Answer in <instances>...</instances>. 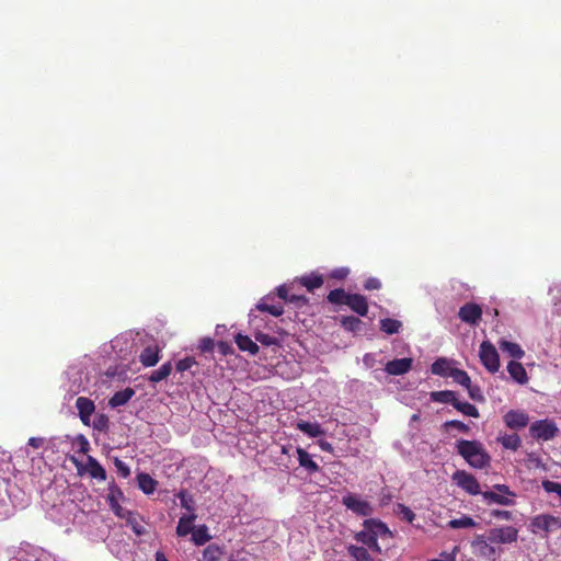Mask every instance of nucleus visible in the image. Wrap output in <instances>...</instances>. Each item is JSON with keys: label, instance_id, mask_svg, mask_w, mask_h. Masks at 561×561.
Segmentation results:
<instances>
[{"label": "nucleus", "instance_id": "nucleus-1", "mask_svg": "<svg viewBox=\"0 0 561 561\" xmlns=\"http://www.w3.org/2000/svg\"><path fill=\"white\" fill-rule=\"evenodd\" d=\"M458 454L473 468L484 469L490 466L491 456L478 440L460 439L457 442Z\"/></svg>", "mask_w": 561, "mask_h": 561}, {"label": "nucleus", "instance_id": "nucleus-2", "mask_svg": "<svg viewBox=\"0 0 561 561\" xmlns=\"http://www.w3.org/2000/svg\"><path fill=\"white\" fill-rule=\"evenodd\" d=\"M528 527L531 534L547 538L550 533L561 528V518L551 514H538L530 518Z\"/></svg>", "mask_w": 561, "mask_h": 561}, {"label": "nucleus", "instance_id": "nucleus-3", "mask_svg": "<svg viewBox=\"0 0 561 561\" xmlns=\"http://www.w3.org/2000/svg\"><path fill=\"white\" fill-rule=\"evenodd\" d=\"M529 434L536 440L548 442L559 434V428L553 420L543 419L531 423Z\"/></svg>", "mask_w": 561, "mask_h": 561}, {"label": "nucleus", "instance_id": "nucleus-4", "mask_svg": "<svg viewBox=\"0 0 561 561\" xmlns=\"http://www.w3.org/2000/svg\"><path fill=\"white\" fill-rule=\"evenodd\" d=\"M482 365L492 374L496 373L500 368V356L495 346L489 342L483 341L480 345L479 352Z\"/></svg>", "mask_w": 561, "mask_h": 561}, {"label": "nucleus", "instance_id": "nucleus-5", "mask_svg": "<svg viewBox=\"0 0 561 561\" xmlns=\"http://www.w3.org/2000/svg\"><path fill=\"white\" fill-rule=\"evenodd\" d=\"M518 538V529L514 526H502L491 528L488 533V539L491 543H513Z\"/></svg>", "mask_w": 561, "mask_h": 561}, {"label": "nucleus", "instance_id": "nucleus-6", "mask_svg": "<svg viewBox=\"0 0 561 561\" xmlns=\"http://www.w3.org/2000/svg\"><path fill=\"white\" fill-rule=\"evenodd\" d=\"M343 505L358 516H370L373 507L366 500H362L353 494H347L342 499Z\"/></svg>", "mask_w": 561, "mask_h": 561}, {"label": "nucleus", "instance_id": "nucleus-7", "mask_svg": "<svg viewBox=\"0 0 561 561\" xmlns=\"http://www.w3.org/2000/svg\"><path fill=\"white\" fill-rule=\"evenodd\" d=\"M482 308L476 302H467L458 311L459 319L470 325H478L482 318Z\"/></svg>", "mask_w": 561, "mask_h": 561}, {"label": "nucleus", "instance_id": "nucleus-8", "mask_svg": "<svg viewBox=\"0 0 561 561\" xmlns=\"http://www.w3.org/2000/svg\"><path fill=\"white\" fill-rule=\"evenodd\" d=\"M529 415L522 410H510L503 416L505 425L515 431L525 428L529 424Z\"/></svg>", "mask_w": 561, "mask_h": 561}, {"label": "nucleus", "instance_id": "nucleus-9", "mask_svg": "<svg viewBox=\"0 0 561 561\" xmlns=\"http://www.w3.org/2000/svg\"><path fill=\"white\" fill-rule=\"evenodd\" d=\"M457 484L471 495L482 494L478 480L466 471H457L454 474Z\"/></svg>", "mask_w": 561, "mask_h": 561}, {"label": "nucleus", "instance_id": "nucleus-10", "mask_svg": "<svg viewBox=\"0 0 561 561\" xmlns=\"http://www.w3.org/2000/svg\"><path fill=\"white\" fill-rule=\"evenodd\" d=\"M123 499L124 493L122 489L114 481H112L108 485L106 502L110 505L113 513L118 517H124V508L119 504V501Z\"/></svg>", "mask_w": 561, "mask_h": 561}, {"label": "nucleus", "instance_id": "nucleus-11", "mask_svg": "<svg viewBox=\"0 0 561 561\" xmlns=\"http://www.w3.org/2000/svg\"><path fill=\"white\" fill-rule=\"evenodd\" d=\"M76 408L81 422L84 425H90L91 415L95 411L94 402L87 397H79L76 400Z\"/></svg>", "mask_w": 561, "mask_h": 561}, {"label": "nucleus", "instance_id": "nucleus-12", "mask_svg": "<svg viewBox=\"0 0 561 561\" xmlns=\"http://www.w3.org/2000/svg\"><path fill=\"white\" fill-rule=\"evenodd\" d=\"M413 359L409 357L397 358L388 362L385 371L388 375L400 376L407 374L412 368Z\"/></svg>", "mask_w": 561, "mask_h": 561}, {"label": "nucleus", "instance_id": "nucleus-13", "mask_svg": "<svg viewBox=\"0 0 561 561\" xmlns=\"http://www.w3.org/2000/svg\"><path fill=\"white\" fill-rule=\"evenodd\" d=\"M346 306L360 317H366L368 313V302L363 295L352 294L351 297H348V301H346Z\"/></svg>", "mask_w": 561, "mask_h": 561}, {"label": "nucleus", "instance_id": "nucleus-14", "mask_svg": "<svg viewBox=\"0 0 561 561\" xmlns=\"http://www.w3.org/2000/svg\"><path fill=\"white\" fill-rule=\"evenodd\" d=\"M298 280L308 291H313L314 289L320 288L324 283L323 276L318 272H311L310 274L302 275Z\"/></svg>", "mask_w": 561, "mask_h": 561}, {"label": "nucleus", "instance_id": "nucleus-15", "mask_svg": "<svg viewBox=\"0 0 561 561\" xmlns=\"http://www.w3.org/2000/svg\"><path fill=\"white\" fill-rule=\"evenodd\" d=\"M197 515L195 513L183 515L180 517L178 526H176V535L179 537H185L188 534L193 533L194 522L196 520Z\"/></svg>", "mask_w": 561, "mask_h": 561}, {"label": "nucleus", "instance_id": "nucleus-16", "mask_svg": "<svg viewBox=\"0 0 561 561\" xmlns=\"http://www.w3.org/2000/svg\"><path fill=\"white\" fill-rule=\"evenodd\" d=\"M158 346H147L139 355V360L145 367H152L160 360Z\"/></svg>", "mask_w": 561, "mask_h": 561}, {"label": "nucleus", "instance_id": "nucleus-17", "mask_svg": "<svg viewBox=\"0 0 561 561\" xmlns=\"http://www.w3.org/2000/svg\"><path fill=\"white\" fill-rule=\"evenodd\" d=\"M507 371L510 376L520 385L528 381L526 369L519 362L511 360L507 365Z\"/></svg>", "mask_w": 561, "mask_h": 561}, {"label": "nucleus", "instance_id": "nucleus-18", "mask_svg": "<svg viewBox=\"0 0 561 561\" xmlns=\"http://www.w3.org/2000/svg\"><path fill=\"white\" fill-rule=\"evenodd\" d=\"M135 394V390L130 387H127L121 391H117L113 394V397L108 400V405L111 408H117L126 404Z\"/></svg>", "mask_w": 561, "mask_h": 561}, {"label": "nucleus", "instance_id": "nucleus-19", "mask_svg": "<svg viewBox=\"0 0 561 561\" xmlns=\"http://www.w3.org/2000/svg\"><path fill=\"white\" fill-rule=\"evenodd\" d=\"M298 455L299 466L308 470L310 473L318 472L320 470L319 465L312 460L309 453H307L304 448L298 447L296 449Z\"/></svg>", "mask_w": 561, "mask_h": 561}, {"label": "nucleus", "instance_id": "nucleus-20", "mask_svg": "<svg viewBox=\"0 0 561 561\" xmlns=\"http://www.w3.org/2000/svg\"><path fill=\"white\" fill-rule=\"evenodd\" d=\"M297 428L299 431H301L304 434H306L312 438L320 437L324 434V431L322 430L321 425L317 422L310 423V422L300 420L297 423Z\"/></svg>", "mask_w": 561, "mask_h": 561}, {"label": "nucleus", "instance_id": "nucleus-21", "mask_svg": "<svg viewBox=\"0 0 561 561\" xmlns=\"http://www.w3.org/2000/svg\"><path fill=\"white\" fill-rule=\"evenodd\" d=\"M364 528H369L371 530V533L374 534L376 539L378 538V536H380V537H383V536L391 537V531L389 530L387 525L385 523H382L381 520H377V519H373V518L371 519H366L364 522Z\"/></svg>", "mask_w": 561, "mask_h": 561}, {"label": "nucleus", "instance_id": "nucleus-22", "mask_svg": "<svg viewBox=\"0 0 561 561\" xmlns=\"http://www.w3.org/2000/svg\"><path fill=\"white\" fill-rule=\"evenodd\" d=\"M87 470H88L89 474L92 478L98 479L100 481L106 480V471H105V469L92 456H88V459H87Z\"/></svg>", "mask_w": 561, "mask_h": 561}, {"label": "nucleus", "instance_id": "nucleus-23", "mask_svg": "<svg viewBox=\"0 0 561 561\" xmlns=\"http://www.w3.org/2000/svg\"><path fill=\"white\" fill-rule=\"evenodd\" d=\"M355 539L358 542L366 545L368 548L373 549L374 551L380 552V547L378 545V541L369 528H365L364 530L358 531L355 535Z\"/></svg>", "mask_w": 561, "mask_h": 561}, {"label": "nucleus", "instance_id": "nucleus-24", "mask_svg": "<svg viewBox=\"0 0 561 561\" xmlns=\"http://www.w3.org/2000/svg\"><path fill=\"white\" fill-rule=\"evenodd\" d=\"M137 482L139 489L145 494H152L158 485V482L148 473L141 472L137 474Z\"/></svg>", "mask_w": 561, "mask_h": 561}, {"label": "nucleus", "instance_id": "nucleus-25", "mask_svg": "<svg viewBox=\"0 0 561 561\" xmlns=\"http://www.w3.org/2000/svg\"><path fill=\"white\" fill-rule=\"evenodd\" d=\"M236 344L238 348L242 352H249L252 355L259 353V346L255 342H253L248 335H243L241 333L236 335Z\"/></svg>", "mask_w": 561, "mask_h": 561}, {"label": "nucleus", "instance_id": "nucleus-26", "mask_svg": "<svg viewBox=\"0 0 561 561\" xmlns=\"http://www.w3.org/2000/svg\"><path fill=\"white\" fill-rule=\"evenodd\" d=\"M497 443H500L504 449H510L513 451H516L522 446V439L516 433L499 436Z\"/></svg>", "mask_w": 561, "mask_h": 561}, {"label": "nucleus", "instance_id": "nucleus-27", "mask_svg": "<svg viewBox=\"0 0 561 561\" xmlns=\"http://www.w3.org/2000/svg\"><path fill=\"white\" fill-rule=\"evenodd\" d=\"M451 370L450 362L445 357L437 358L431 366L432 374L440 377H448Z\"/></svg>", "mask_w": 561, "mask_h": 561}, {"label": "nucleus", "instance_id": "nucleus-28", "mask_svg": "<svg viewBox=\"0 0 561 561\" xmlns=\"http://www.w3.org/2000/svg\"><path fill=\"white\" fill-rule=\"evenodd\" d=\"M171 371H172V364H171V362H167L163 365H161L159 369L151 371V374L148 377V381H150L151 383L160 382V381L164 380L165 378H168L170 376Z\"/></svg>", "mask_w": 561, "mask_h": 561}, {"label": "nucleus", "instance_id": "nucleus-29", "mask_svg": "<svg viewBox=\"0 0 561 561\" xmlns=\"http://www.w3.org/2000/svg\"><path fill=\"white\" fill-rule=\"evenodd\" d=\"M431 399L434 402L451 404L453 407H455V403L458 398L456 396V392H454L451 390H442V391L432 392Z\"/></svg>", "mask_w": 561, "mask_h": 561}, {"label": "nucleus", "instance_id": "nucleus-30", "mask_svg": "<svg viewBox=\"0 0 561 561\" xmlns=\"http://www.w3.org/2000/svg\"><path fill=\"white\" fill-rule=\"evenodd\" d=\"M499 344H500V348L503 352L508 353L510 356H512V357H514L516 359H520L525 355V352L523 351V348L517 343L510 342V341H506V340H502Z\"/></svg>", "mask_w": 561, "mask_h": 561}, {"label": "nucleus", "instance_id": "nucleus-31", "mask_svg": "<svg viewBox=\"0 0 561 561\" xmlns=\"http://www.w3.org/2000/svg\"><path fill=\"white\" fill-rule=\"evenodd\" d=\"M351 295L352 294H347L343 288H336L328 294L327 299L330 304L346 306V301H348Z\"/></svg>", "mask_w": 561, "mask_h": 561}, {"label": "nucleus", "instance_id": "nucleus-32", "mask_svg": "<svg viewBox=\"0 0 561 561\" xmlns=\"http://www.w3.org/2000/svg\"><path fill=\"white\" fill-rule=\"evenodd\" d=\"M256 309L262 312H267L274 317H279L284 313V307L282 305H270L267 298H263L256 305Z\"/></svg>", "mask_w": 561, "mask_h": 561}, {"label": "nucleus", "instance_id": "nucleus-33", "mask_svg": "<svg viewBox=\"0 0 561 561\" xmlns=\"http://www.w3.org/2000/svg\"><path fill=\"white\" fill-rule=\"evenodd\" d=\"M192 540L196 546H203L207 541L210 540V535L208 534V528L205 525L198 526L193 529Z\"/></svg>", "mask_w": 561, "mask_h": 561}, {"label": "nucleus", "instance_id": "nucleus-34", "mask_svg": "<svg viewBox=\"0 0 561 561\" xmlns=\"http://www.w3.org/2000/svg\"><path fill=\"white\" fill-rule=\"evenodd\" d=\"M347 551L356 561H374L368 550L364 547L351 545L347 547Z\"/></svg>", "mask_w": 561, "mask_h": 561}, {"label": "nucleus", "instance_id": "nucleus-35", "mask_svg": "<svg viewBox=\"0 0 561 561\" xmlns=\"http://www.w3.org/2000/svg\"><path fill=\"white\" fill-rule=\"evenodd\" d=\"M402 323L399 320L386 318L380 320V330L387 334L398 333Z\"/></svg>", "mask_w": 561, "mask_h": 561}, {"label": "nucleus", "instance_id": "nucleus-36", "mask_svg": "<svg viewBox=\"0 0 561 561\" xmlns=\"http://www.w3.org/2000/svg\"><path fill=\"white\" fill-rule=\"evenodd\" d=\"M482 496L489 503H496V504H500V505H512V504H514L513 500H511L510 497H507V496H505L503 494H497V493L492 492V491L483 492Z\"/></svg>", "mask_w": 561, "mask_h": 561}, {"label": "nucleus", "instance_id": "nucleus-37", "mask_svg": "<svg viewBox=\"0 0 561 561\" xmlns=\"http://www.w3.org/2000/svg\"><path fill=\"white\" fill-rule=\"evenodd\" d=\"M477 523L470 516L463 515L460 518H455L448 522L447 526L451 529H460V528H471L474 527Z\"/></svg>", "mask_w": 561, "mask_h": 561}, {"label": "nucleus", "instance_id": "nucleus-38", "mask_svg": "<svg viewBox=\"0 0 561 561\" xmlns=\"http://www.w3.org/2000/svg\"><path fill=\"white\" fill-rule=\"evenodd\" d=\"M457 411L461 412L463 415L471 416L478 419L480 416L479 410L469 402H461L457 399L455 407Z\"/></svg>", "mask_w": 561, "mask_h": 561}, {"label": "nucleus", "instance_id": "nucleus-39", "mask_svg": "<svg viewBox=\"0 0 561 561\" xmlns=\"http://www.w3.org/2000/svg\"><path fill=\"white\" fill-rule=\"evenodd\" d=\"M181 506L188 512V514L195 513V502L193 496L186 491L182 490L178 493Z\"/></svg>", "mask_w": 561, "mask_h": 561}, {"label": "nucleus", "instance_id": "nucleus-40", "mask_svg": "<svg viewBox=\"0 0 561 561\" xmlns=\"http://www.w3.org/2000/svg\"><path fill=\"white\" fill-rule=\"evenodd\" d=\"M448 377H451L455 382L461 385L465 388L469 387V383L471 382V379L467 371L459 368H453Z\"/></svg>", "mask_w": 561, "mask_h": 561}, {"label": "nucleus", "instance_id": "nucleus-41", "mask_svg": "<svg viewBox=\"0 0 561 561\" xmlns=\"http://www.w3.org/2000/svg\"><path fill=\"white\" fill-rule=\"evenodd\" d=\"M394 513L397 515H399L401 517V519L408 522V523H413V520L415 519V514L414 512L408 507L407 505L402 504V503H398L394 507Z\"/></svg>", "mask_w": 561, "mask_h": 561}, {"label": "nucleus", "instance_id": "nucleus-42", "mask_svg": "<svg viewBox=\"0 0 561 561\" xmlns=\"http://www.w3.org/2000/svg\"><path fill=\"white\" fill-rule=\"evenodd\" d=\"M222 554L221 549L217 545H209L203 551L204 561H218Z\"/></svg>", "mask_w": 561, "mask_h": 561}, {"label": "nucleus", "instance_id": "nucleus-43", "mask_svg": "<svg viewBox=\"0 0 561 561\" xmlns=\"http://www.w3.org/2000/svg\"><path fill=\"white\" fill-rule=\"evenodd\" d=\"M341 325L351 332H356L360 329L362 321L353 316H346L341 319Z\"/></svg>", "mask_w": 561, "mask_h": 561}, {"label": "nucleus", "instance_id": "nucleus-44", "mask_svg": "<svg viewBox=\"0 0 561 561\" xmlns=\"http://www.w3.org/2000/svg\"><path fill=\"white\" fill-rule=\"evenodd\" d=\"M478 551L481 557L486 558L492 561H495L496 556H497L496 549L491 545V542L485 543Z\"/></svg>", "mask_w": 561, "mask_h": 561}, {"label": "nucleus", "instance_id": "nucleus-45", "mask_svg": "<svg viewBox=\"0 0 561 561\" xmlns=\"http://www.w3.org/2000/svg\"><path fill=\"white\" fill-rule=\"evenodd\" d=\"M466 389L468 390L469 397L473 401H477V402H483L484 401V396H483L482 390H481V388L479 386L472 385L470 382L469 387H466Z\"/></svg>", "mask_w": 561, "mask_h": 561}, {"label": "nucleus", "instance_id": "nucleus-46", "mask_svg": "<svg viewBox=\"0 0 561 561\" xmlns=\"http://www.w3.org/2000/svg\"><path fill=\"white\" fill-rule=\"evenodd\" d=\"M255 339L257 342L265 346L278 345V340L270 334L257 333Z\"/></svg>", "mask_w": 561, "mask_h": 561}, {"label": "nucleus", "instance_id": "nucleus-47", "mask_svg": "<svg viewBox=\"0 0 561 561\" xmlns=\"http://www.w3.org/2000/svg\"><path fill=\"white\" fill-rule=\"evenodd\" d=\"M542 488L548 493H557L561 497V484L554 481H542Z\"/></svg>", "mask_w": 561, "mask_h": 561}, {"label": "nucleus", "instance_id": "nucleus-48", "mask_svg": "<svg viewBox=\"0 0 561 561\" xmlns=\"http://www.w3.org/2000/svg\"><path fill=\"white\" fill-rule=\"evenodd\" d=\"M114 465H115V468L117 470V473L122 477V478H127L129 477L130 474V469L129 467L123 461L121 460L119 458H115L114 459Z\"/></svg>", "mask_w": 561, "mask_h": 561}, {"label": "nucleus", "instance_id": "nucleus-49", "mask_svg": "<svg viewBox=\"0 0 561 561\" xmlns=\"http://www.w3.org/2000/svg\"><path fill=\"white\" fill-rule=\"evenodd\" d=\"M195 364L196 362L193 357H185L176 363L175 368L178 371L183 373L185 370H188Z\"/></svg>", "mask_w": 561, "mask_h": 561}, {"label": "nucleus", "instance_id": "nucleus-50", "mask_svg": "<svg viewBox=\"0 0 561 561\" xmlns=\"http://www.w3.org/2000/svg\"><path fill=\"white\" fill-rule=\"evenodd\" d=\"M78 446H79V453L81 454H88L90 450V443L87 439V437L82 434L78 435L76 438Z\"/></svg>", "mask_w": 561, "mask_h": 561}, {"label": "nucleus", "instance_id": "nucleus-51", "mask_svg": "<svg viewBox=\"0 0 561 561\" xmlns=\"http://www.w3.org/2000/svg\"><path fill=\"white\" fill-rule=\"evenodd\" d=\"M445 427H454L460 432H463V433H467L469 432V426L467 424H465L463 422L461 421H458V420H451V421H447L445 422L444 424Z\"/></svg>", "mask_w": 561, "mask_h": 561}, {"label": "nucleus", "instance_id": "nucleus-52", "mask_svg": "<svg viewBox=\"0 0 561 561\" xmlns=\"http://www.w3.org/2000/svg\"><path fill=\"white\" fill-rule=\"evenodd\" d=\"M214 348V340L210 337H204L199 342V350L203 353L211 352Z\"/></svg>", "mask_w": 561, "mask_h": 561}, {"label": "nucleus", "instance_id": "nucleus-53", "mask_svg": "<svg viewBox=\"0 0 561 561\" xmlns=\"http://www.w3.org/2000/svg\"><path fill=\"white\" fill-rule=\"evenodd\" d=\"M288 302L294 304L297 307H302L308 304V298L302 295H290Z\"/></svg>", "mask_w": 561, "mask_h": 561}, {"label": "nucleus", "instance_id": "nucleus-54", "mask_svg": "<svg viewBox=\"0 0 561 561\" xmlns=\"http://www.w3.org/2000/svg\"><path fill=\"white\" fill-rule=\"evenodd\" d=\"M365 289L375 290L381 287V282L378 278L370 277L364 284Z\"/></svg>", "mask_w": 561, "mask_h": 561}, {"label": "nucleus", "instance_id": "nucleus-55", "mask_svg": "<svg viewBox=\"0 0 561 561\" xmlns=\"http://www.w3.org/2000/svg\"><path fill=\"white\" fill-rule=\"evenodd\" d=\"M108 419L104 414H100L94 421L93 425L96 430L102 431L107 426Z\"/></svg>", "mask_w": 561, "mask_h": 561}, {"label": "nucleus", "instance_id": "nucleus-56", "mask_svg": "<svg viewBox=\"0 0 561 561\" xmlns=\"http://www.w3.org/2000/svg\"><path fill=\"white\" fill-rule=\"evenodd\" d=\"M492 516L504 520L513 519V514L510 511L494 510Z\"/></svg>", "mask_w": 561, "mask_h": 561}, {"label": "nucleus", "instance_id": "nucleus-57", "mask_svg": "<svg viewBox=\"0 0 561 561\" xmlns=\"http://www.w3.org/2000/svg\"><path fill=\"white\" fill-rule=\"evenodd\" d=\"M490 542L488 539V536L484 535H477L474 539L472 540V546L476 547L478 550L482 548L485 543Z\"/></svg>", "mask_w": 561, "mask_h": 561}, {"label": "nucleus", "instance_id": "nucleus-58", "mask_svg": "<svg viewBox=\"0 0 561 561\" xmlns=\"http://www.w3.org/2000/svg\"><path fill=\"white\" fill-rule=\"evenodd\" d=\"M457 550H458V548L455 547V549L451 553L443 552L440 554V559H433L430 561H456V551Z\"/></svg>", "mask_w": 561, "mask_h": 561}, {"label": "nucleus", "instance_id": "nucleus-59", "mask_svg": "<svg viewBox=\"0 0 561 561\" xmlns=\"http://www.w3.org/2000/svg\"><path fill=\"white\" fill-rule=\"evenodd\" d=\"M31 447L38 449L44 445V438L42 437H31L27 443Z\"/></svg>", "mask_w": 561, "mask_h": 561}, {"label": "nucleus", "instance_id": "nucleus-60", "mask_svg": "<svg viewBox=\"0 0 561 561\" xmlns=\"http://www.w3.org/2000/svg\"><path fill=\"white\" fill-rule=\"evenodd\" d=\"M494 488H495L499 492H501L503 495H505V496H507V497H508V496H515V493H513V492L510 490V488H508L507 485H505V484H496V485H494Z\"/></svg>", "mask_w": 561, "mask_h": 561}, {"label": "nucleus", "instance_id": "nucleus-61", "mask_svg": "<svg viewBox=\"0 0 561 561\" xmlns=\"http://www.w3.org/2000/svg\"><path fill=\"white\" fill-rule=\"evenodd\" d=\"M277 296L288 302V298L290 295L288 294V289L285 285H282L277 288Z\"/></svg>", "mask_w": 561, "mask_h": 561}, {"label": "nucleus", "instance_id": "nucleus-62", "mask_svg": "<svg viewBox=\"0 0 561 561\" xmlns=\"http://www.w3.org/2000/svg\"><path fill=\"white\" fill-rule=\"evenodd\" d=\"M218 347H219V350H220L221 354H224V355H227V354H229V353H232V348H231V346H230L228 343H226V342H220V343L218 344Z\"/></svg>", "mask_w": 561, "mask_h": 561}, {"label": "nucleus", "instance_id": "nucleus-63", "mask_svg": "<svg viewBox=\"0 0 561 561\" xmlns=\"http://www.w3.org/2000/svg\"><path fill=\"white\" fill-rule=\"evenodd\" d=\"M319 446L324 451H328V453H332L333 451L332 445L329 442H327V440H320L319 442Z\"/></svg>", "mask_w": 561, "mask_h": 561}, {"label": "nucleus", "instance_id": "nucleus-64", "mask_svg": "<svg viewBox=\"0 0 561 561\" xmlns=\"http://www.w3.org/2000/svg\"><path fill=\"white\" fill-rule=\"evenodd\" d=\"M528 461L535 463L537 467L541 465V459L534 453L528 454Z\"/></svg>", "mask_w": 561, "mask_h": 561}]
</instances>
